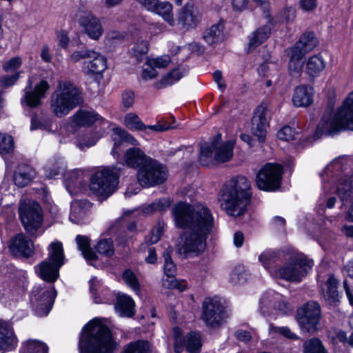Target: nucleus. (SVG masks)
Returning a JSON list of instances; mask_svg holds the SVG:
<instances>
[{
	"label": "nucleus",
	"mask_w": 353,
	"mask_h": 353,
	"mask_svg": "<svg viewBox=\"0 0 353 353\" xmlns=\"http://www.w3.org/2000/svg\"><path fill=\"white\" fill-rule=\"evenodd\" d=\"M17 343V338L9 325L0 320V351L12 349Z\"/></svg>",
	"instance_id": "obj_24"
},
{
	"label": "nucleus",
	"mask_w": 353,
	"mask_h": 353,
	"mask_svg": "<svg viewBox=\"0 0 353 353\" xmlns=\"http://www.w3.org/2000/svg\"><path fill=\"white\" fill-rule=\"evenodd\" d=\"M227 318L225 307L217 298H207L202 304L201 319L210 327H218Z\"/></svg>",
	"instance_id": "obj_13"
},
{
	"label": "nucleus",
	"mask_w": 353,
	"mask_h": 353,
	"mask_svg": "<svg viewBox=\"0 0 353 353\" xmlns=\"http://www.w3.org/2000/svg\"><path fill=\"white\" fill-rule=\"evenodd\" d=\"M34 77H29L28 85L24 89V95L21 102L30 108H36L41 105V99L46 97V93L50 88L48 83L45 80H41L33 86Z\"/></svg>",
	"instance_id": "obj_15"
},
{
	"label": "nucleus",
	"mask_w": 353,
	"mask_h": 353,
	"mask_svg": "<svg viewBox=\"0 0 353 353\" xmlns=\"http://www.w3.org/2000/svg\"><path fill=\"white\" fill-rule=\"evenodd\" d=\"M295 10L292 7H286L283 8L278 14V17L281 21H290L294 19Z\"/></svg>",
	"instance_id": "obj_59"
},
{
	"label": "nucleus",
	"mask_w": 353,
	"mask_h": 353,
	"mask_svg": "<svg viewBox=\"0 0 353 353\" xmlns=\"http://www.w3.org/2000/svg\"><path fill=\"white\" fill-rule=\"evenodd\" d=\"M270 111L265 104L259 105L252 119L251 131L259 142H263L266 137V128L269 124Z\"/></svg>",
	"instance_id": "obj_16"
},
{
	"label": "nucleus",
	"mask_w": 353,
	"mask_h": 353,
	"mask_svg": "<svg viewBox=\"0 0 353 353\" xmlns=\"http://www.w3.org/2000/svg\"><path fill=\"white\" fill-rule=\"evenodd\" d=\"M172 10L173 7L170 3L158 1L151 11L161 16L170 26L173 27L176 26V20L174 19Z\"/></svg>",
	"instance_id": "obj_32"
},
{
	"label": "nucleus",
	"mask_w": 353,
	"mask_h": 353,
	"mask_svg": "<svg viewBox=\"0 0 353 353\" xmlns=\"http://www.w3.org/2000/svg\"><path fill=\"white\" fill-rule=\"evenodd\" d=\"M297 43V48H301L305 52L312 50L317 45V39L313 32H306L302 34Z\"/></svg>",
	"instance_id": "obj_41"
},
{
	"label": "nucleus",
	"mask_w": 353,
	"mask_h": 353,
	"mask_svg": "<svg viewBox=\"0 0 353 353\" xmlns=\"http://www.w3.org/2000/svg\"><path fill=\"white\" fill-rule=\"evenodd\" d=\"M337 281L333 275L330 274L321 286L323 299L327 304L335 305L339 302L340 296L337 290Z\"/></svg>",
	"instance_id": "obj_22"
},
{
	"label": "nucleus",
	"mask_w": 353,
	"mask_h": 353,
	"mask_svg": "<svg viewBox=\"0 0 353 353\" xmlns=\"http://www.w3.org/2000/svg\"><path fill=\"white\" fill-rule=\"evenodd\" d=\"M163 258L165 275H174L176 271V265L172 260L170 254L168 251L164 252Z\"/></svg>",
	"instance_id": "obj_53"
},
{
	"label": "nucleus",
	"mask_w": 353,
	"mask_h": 353,
	"mask_svg": "<svg viewBox=\"0 0 353 353\" xmlns=\"http://www.w3.org/2000/svg\"><path fill=\"white\" fill-rule=\"evenodd\" d=\"M150 157L137 148H132L126 150L124 161L126 165L132 168H140Z\"/></svg>",
	"instance_id": "obj_26"
},
{
	"label": "nucleus",
	"mask_w": 353,
	"mask_h": 353,
	"mask_svg": "<svg viewBox=\"0 0 353 353\" xmlns=\"http://www.w3.org/2000/svg\"><path fill=\"white\" fill-rule=\"evenodd\" d=\"M19 213L26 231L31 235L34 234L42 223L41 209L39 204L32 200H21Z\"/></svg>",
	"instance_id": "obj_12"
},
{
	"label": "nucleus",
	"mask_w": 353,
	"mask_h": 353,
	"mask_svg": "<svg viewBox=\"0 0 353 353\" xmlns=\"http://www.w3.org/2000/svg\"><path fill=\"white\" fill-rule=\"evenodd\" d=\"M187 72L188 70L185 67H177L163 76L161 80L154 83V86L157 89H163L170 86L179 81Z\"/></svg>",
	"instance_id": "obj_28"
},
{
	"label": "nucleus",
	"mask_w": 353,
	"mask_h": 353,
	"mask_svg": "<svg viewBox=\"0 0 353 353\" xmlns=\"http://www.w3.org/2000/svg\"><path fill=\"white\" fill-rule=\"evenodd\" d=\"M41 290L36 288L32 294L31 301L34 305L37 312L39 316L47 315L52 308L56 292L54 288L43 290L41 294Z\"/></svg>",
	"instance_id": "obj_19"
},
{
	"label": "nucleus",
	"mask_w": 353,
	"mask_h": 353,
	"mask_svg": "<svg viewBox=\"0 0 353 353\" xmlns=\"http://www.w3.org/2000/svg\"><path fill=\"white\" fill-rule=\"evenodd\" d=\"M288 54L290 56L291 59L301 61L303 56L307 53L305 52L303 49L301 48H297V43H295L294 47L288 50Z\"/></svg>",
	"instance_id": "obj_63"
},
{
	"label": "nucleus",
	"mask_w": 353,
	"mask_h": 353,
	"mask_svg": "<svg viewBox=\"0 0 353 353\" xmlns=\"http://www.w3.org/2000/svg\"><path fill=\"white\" fill-rule=\"evenodd\" d=\"M250 183L243 176L232 179L221 199V208L228 214L240 216L245 213L250 201Z\"/></svg>",
	"instance_id": "obj_3"
},
{
	"label": "nucleus",
	"mask_w": 353,
	"mask_h": 353,
	"mask_svg": "<svg viewBox=\"0 0 353 353\" xmlns=\"http://www.w3.org/2000/svg\"><path fill=\"white\" fill-rule=\"evenodd\" d=\"M148 50V43L145 40L138 41L132 48L134 55L139 59L143 54H145Z\"/></svg>",
	"instance_id": "obj_55"
},
{
	"label": "nucleus",
	"mask_w": 353,
	"mask_h": 353,
	"mask_svg": "<svg viewBox=\"0 0 353 353\" xmlns=\"http://www.w3.org/2000/svg\"><path fill=\"white\" fill-rule=\"evenodd\" d=\"M32 246V243L23 234H18L12 239L9 248L14 254L29 256L33 252Z\"/></svg>",
	"instance_id": "obj_25"
},
{
	"label": "nucleus",
	"mask_w": 353,
	"mask_h": 353,
	"mask_svg": "<svg viewBox=\"0 0 353 353\" xmlns=\"http://www.w3.org/2000/svg\"><path fill=\"white\" fill-rule=\"evenodd\" d=\"M284 264L278 270H270V274L287 281L299 283L313 265V261L304 254L289 250L285 254Z\"/></svg>",
	"instance_id": "obj_5"
},
{
	"label": "nucleus",
	"mask_w": 353,
	"mask_h": 353,
	"mask_svg": "<svg viewBox=\"0 0 353 353\" xmlns=\"http://www.w3.org/2000/svg\"><path fill=\"white\" fill-rule=\"evenodd\" d=\"M170 205V201L168 199H160L151 203L148 208V212L156 210H165Z\"/></svg>",
	"instance_id": "obj_56"
},
{
	"label": "nucleus",
	"mask_w": 353,
	"mask_h": 353,
	"mask_svg": "<svg viewBox=\"0 0 353 353\" xmlns=\"http://www.w3.org/2000/svg\"><path fill=\"white\" fill-rule=\"evenodd\" d=\"M97 139L91 135L82 136L79 138L77 146L79 149L83 150L85 148H90L96 144Z\"/></svg>",
	"instance_id": "obj_58"
},
{
	"label": "nucleus",
	"mask_w": 353,
	"mask_h": 353,
	"mask_svg": "<svg viewBox=\"0 0 353 353\" xmlns=\"http://www.w3.org/2000/svg\"><path fill=\"white\" fill-rule=\"evenodd\" d=\"M326 65L325 60L321 54H316L309 58L306 63V72L311 77L318 76Z\"/></svg>",
	"instance_id": "obj_33"
},
{
	"label": "nucleus",
	"mask_w": 353,
	"mask_h": 353,
	"mask_svg": "<svg viewBox=\"0 0 353 353\" xmlns=\"http://www.w3.org/2000/svg\"><path fill=\"white\" fill-rule=\"evenodd\" d=\"M112 138L115 145L120 144L123 141L128 142L132 145L137 144V141L131 134L120 128H114L113 129Z\"/></svg>",
	"instance_id": "obj_40"
},
{
	"label": "nucleus",
	"mask_w": 353,
	"mask_h": 353,
	"mask_svg": "<svg viewBox=\"0 0 353 353\" xmlns=\"http://www.w3.org/2000/svg\"><path fill=\"white\" fill-rule=\"evenodd\" d=\"M248 273L242 265L236 266L230 275V281L234 285H243L248 280Z\"/></svg>",
	"instance_id": "obj_44"
},
{
	"label": "nucleus",
	"mask_w": 353,
	"mask_h": 353,
	"mask_svg": "<svg viewBox=\"0 0 353 353\" xmlns=\"http://www.w3.org/2000/svg\"><path fill=\"white\" fill-rule=\"evenodd\" d=\"M124 39V36L119 32L112 31L108 33L106 40L110 46H114L121 43Z\"/></svg>",
	"instance_id": "obj_62"
},
{
	"label": "nucleus",
	"mask_w": 353,
	"mask_h": 353,
	"mask_svg": "<svg viewBox=\"0 0 353 353\" xmlns=\"http://www.w3.org/2000/svg\"><path fill=\"white\" fill-rule=\"evenodd\" d=\"M48 347L42 341L28 340L23 343L21 353H48Z\"/></svg>",
	"instance_id": "obj_38"
},
{
	"label": "nucleus",
	"mask_w": 353,
	"mask_h": 353,
	"mask_svg": "<svg viewBox=\"0 0 353 353\" xmlns=\"http://www.w3.org/2000/svg\"><path fill=\"white\" fill-rule=\"evenodd\" d=\"M287 253L288 252L284 251L268 250L259 255V260L263 264V267L270 273V270L279 269L274 267L272 265L279 261L285 259Z\"/></svg>",
	"instance_id": "obj_27"
},
{
	"label": "nucleus",
	"mask_w": 353,
	"mask_h": 353,
	"mask_svg": "<svg viewBox=\"0 0 353 353\" xmlns=\"http://www.w3.org/2000/svg\"><path fill=\"white\" fill-rule=\"evenodd\" d=\"M83 102L82 92L70 81H60L51 96L50 108L54 115L63 117Z\"/></svg>",
	"instance_id": "obj_4"
},
{
	"label": "nucleus",
	"mask_w": 353,
	"mask_h": 353,
	"mask_svg": "<svg viewBox=\"0 0 353 353\" xmlns=\"http://www.w3.org/2000/svg\"><path fill=\"white\" fill-rule=\"evenodd\" d=\"M90 59L92 60L83 62L82 66L83 72L89 77L101 74L107 68L106 58L94 51V55Z\"/></svg>",
	"instance_id": "obj_21"
},
{
	"label": "nucleus",
	"mask_w": 353,
	"mask_h": 353,
	"mask_svg": "<svg viewBox=\"0 0 353 353\" xmlns=\"http://www.w3.org/2000/svg\"><path fill=\"white\" fill-rule=\"evenodd\" d=\"M270 31L271 29L269 26H264L254 32L250 39L249 50H253L264 42L270 37Z\"/></svg>",
	"instance_id": "obj_35"
},
{
	"label": "nucleus",
	"mask_w": 353,
	"mask_h": 353,
	"mask_svg": "<svg viewBox=\"0 0 353 353\" xmlns=\"http://www.w3.org/2000/svg\"><path fill=\"white\" fill-rule=\"evenodd\" d=\"M124 123L125 126L132 130L143 131L146 130V125L134 113L127 114L124 118Z\"/></svg>",
	"instance_id": "obj_43"
},
{
	"label": "nucleus",
	"mask_w": 353,
	"mask_h": 353,
	"mask_svg": "<svg viewBox=\"0 0 353 353\" xmlns=\"http://www.w3.org/2000/svg\"><path fill=\"white\" fill-rule=\"evenodd\" d=\"M85 211L83 209L79 202H74L71 206L70 219L72 221L79 223L85 216Z\"/></svg>",
	"instance_id": "obj_49"
},
{
	"label": "nucleus",
	"mask_w": 353,
	"mask_h": 353,
	"mask_svg": "<svg viewBox=\"0 0 353 353\" xmlns=\"http://www.w3.org/2000/svg\"><path fill=\"white\" fill-rule=\"evenodd\" d=\"M21 72H17L12 75L3 76L0 79V85L2 87H10L13 85L20 77Z\"/></svg>",
	"instance_id": "obj_60"
},
{
	"label": "nucleus",
	"mask_w": 353,
	"mask_h": 353,
	"mask_svg": "<svg viewBox=\"0 0 353 353\" xmlns=\"http://www.w3.org/2000/svg\"><path fill=\"white\" fill-rule=\"evenodd\" d=\"M150 345L145 341H137L129 343L122 353H150Z\"/></svg>",
	"instance_id": "obj_45"
},
{
	"label": "nucleus",
	"mask_w": 353,
	"mask_h": 353,
	"mask_svg": "<svg viewBox=\"0 0 353 353\" xmlns=\"http://www.w3.org/2000/svg\"><path fill=\"white\" fill-rule=\"evenodd\" d=\"M223 24L222 22L213 24L205 31L203 39L209 45L221 42L224 39Z\"/></svg>",
	"instance_id": "obj_30"
},
{
	"label": "nucleus",
	"mask_w": 353,
	"mask_h": 353,
	"mask_svg": "<svg viewBox=\"0 0 353 353\" xmlns=\"http://www.w3.org/2000/svg\"><path fill=\"white\" fill-rule=\"evenodd\" d=\"M34 176V171L28 167L19 168L14 175L16 185L23 188L27 185Z\"/></svg>",
	"instance_id": "obj_37"
},
{
	"label": "nucleus",
	"mask_w": 353,
	"mask_h": 353,
	"mask_svg": "<svg viewBox=\"0 0 353 353\" xmlns=\"http://www.w3.org/2000/svg\"><path fill=\"white\" fill-rule=\"evenodd\" d=\"M64 260L62 243L53 242L49 247L48 260H46L35 267L39 276L46 281L54 282L59 276V268Z\"/></svg>",
	"instance_id": "obj_9"
},
{
	"label": "nucleus",
	"mask_w": 353,
	"mask_h": 353,
	"mask_svg": "<svg viewBox=\"0 0 353 353\" xmlns=\"http://www.w3.org/2000/svg\"><path fill=\"white\" fill-rule=\"evenodd\" d=\"M167 177L166 168L151 157L138 169L137 173V181L143 188L160 185L167 179Z\"/></svg>",
	"instance_id": "obj_10"
},
{
	"label": "nucleus",
	"mask_w": 353,
	"mask_h": 353,
	"mask_svg": "<svg viewBox=\"0 0 353 353\" xmlns=\"http://www.w3.org/2000/svg\"><path fill=\"white\" fill-rule=\"evenodd\" d=\"M336 193L343 205L350 206V210L345 214V219L348 221L353 222V175L345 176L339 179Z\"/></svg>",
	"instance_id": "obj_18"
},
{
	"label": "nucleus",
	"mask_w": 353,
	"mask_h": 353,
	"mask_svg": "<svg viewBox=\"0 0 353 353\" xmlns=\"http://www.w3.org/2000/svg\"><path fill=\"white\" fill-rule=\"evenodd\" d=\"M234 142L221 141V135H217L210 143L201 145L199 161L205 165L208 160L214 159L217 163H225L233 157Z\"/></svg>",
	"instance_id": "obj_8"
},
{
	"label": "nucleus",
	"mask_w": 353,
	"mask_h": 353,
	"mask_svg": "<svg viewBox=\"0 0 353 353\" xmlns=\"http://www.w3.org/2000/svg\"><path fill=\"white\" fill-rule=\"evenodd\" d=\"M185 345L190 353H199L202 345L201 335L197 332H190L186 336Z\"/></svg>",
	"instance_id": "obj_42"
},
{
	"label": "nucleus",
	"mask_w": 353,
	"mask_h": 353,
	"mask_svg": "<svg viewBox=\"0 0 353 353\" xmlns=\"http://www.w3.org/2000/svg\"><path fill=\"white\" fill-rule=\"evenodd\" d=\"M281 299V295L275 292L265 293L261 299L260 310L263 314H270L276 308V301Z\"/></svg>",
	"instance_id": "obj_34"
},
{
	"label": "nucleus",
	"mask_w": 353,
	"mask_h": 353,
	"mask_svg": "<svg viewBox=\"0 0 353 353\" xmlns=\"http://www.w3.org/2000/svg\"><path fill=\"white\" fill-rule=\"evenodd\" d=\"M176 226L189 230L181 237L177 251L184 258L197 256L205 248L208 235L214 228L211 210L205 205H192L186 202H178L172 209Z\"/></svg>",
	"instance_id": "obj_1"
},
{
	"label": "nucleus",
	"mask_w": 353,
	"mask_h": 353,
	"mask_svg": "<svg viewBox=\"0 0 353 353\" xmlns=\"http://www.w3.org/2000/svg\"><path fill=\"white\" fill-rule=\"evenodd\" d=\"M117 348L110 330L99 319H95L84 327L79 340L81 353H113Z\"/></svg>",
	"instance_id": "obj_2"
},
{
	"label": "nucleus",
	"mask_w": 353,
	"mask_h": 353,
	"mask_svg": "<svg viewBox=\"0 0 353 353\" xmlns=\"http://www.w3.org/2000/svg\"><path fill=\"white\" fill-rule=\"evenodd\" d=\"M79 21L91 39L97 40L102 35L103 28L99 19L90 11H80Z\"/></svg>",
	"instance_id": "obj_20"
},
{
	"label": "nucleus",
	"mask_w": 353,
	"mask_h": 353,
	"mask_svg": "<svg viewBox=\"0 0 353 353\" xmlns=\"http://www.w3.org/2000/svg\"><path fill=\"white\" fill-rule=\"evenodd\" d=\"M201 19V14L199 9L193 3H187L179 10L176 26L189 30L196 28Z\"/></svg>",
	"instance_id": "obj_17"
},
{
	"label": "nucleus",
	"mask_w": 353,
	"mask_h": 353,
	"mask_svg": "<svg viewBox=\"0 0 353 353\" xmlns=\"http://www.w3.org/2000/svg\"><path fill=\"white\" fill-rule=\"evenodd\" d=\"M163 285L166 288L177 289L180 292L183 291L186 288V283L179 282L177 281L174 275H165V277L162 280Z\"/></svg>",
	"instance_id": "obj_48"
},
{
	"label": "nucleus",
	"mask_w": 353,
	"mask_h": 353,
	"mask_svg": "<svg viewBox=\"0 0 353 353\" xmlns=\"http://www.w3.org/2000/svg\"><path fill=\"white\" fill-rule=\"evenodd\" d=\"M295 132L288 125L284 126L277 133V137L283 141H289L294 139Z\"/></svg>",
	"instance_id": "obj_57"
},
{
	"label": "nucleus",
	"mask_w": 353,
	"mask_h": 353,
	"mask_svg": "<svg viewBox=\"0 0 353 353\" xmlns=\"http://www.w3.org/2000/svg\"><path fill=\"white\" fill-rule=\"evenodd\" d=\"M170 57L168 55H165L157 58L148 59L146 63L148 66H152L154 69H161L166 68L170 64Z\"/></svg>",
	"instance_id": "obj_51"
},
{
	"label": "nucleus",
	"mask_w": 353,
	"mask_h": 353,
	"mask_svg": "<svg viewBox=\"0 0 353 353\" xmlns=\"http://www.w3.org/2000/svg\"><path fill=\"white\" fill-rule=\"evenodd\" d=\"M96 249L99 254L107 256H112L114 252L113 242L110 239L99 241Z\"/></svg>",
	"instance_id": "obj_46"
},
{
	"label": "nucleus",
	"mask_w": 353,
	"mask_h": 353,
	"mask_svg": "<svg viewBox=\"0 0 353 353\" xmlns=\"http://www.w3.org/2000/svg\"><path fill=\"white\" fill-rule=\"evenodd\" d=\"M94 55V50L87 48H82L79 50H75L70 55L68 59L70 62L75 63L81 60L91 58Z\"/></svg>",
	"instance_id": "obj_50"
},
{
	"label": "nucleus",
	"mask_w": 353,
	"mask_h": 353,
	"mask_svg": "<svg viewBox=\"0 0 353 353\" xmlns=\"http://www.w3.org/2000/svg\"><path fill=\"white\" fill-rule=\"evenodd\" d=\"M303 67L302 61L291 59L289 61V70L292 75L296 76L301 72Z\"/></svg>",
	"instance_id": "obj_64"
},
{
	"label": "nucleus",
	"mask_w": 353,
	"mask_h": 353,
	"mask_svg": "<svg viewBox=\"0 0 353 353\" xmlns=\"http://www.w3.org/2000/svg\"><path fill=\"white\" fill-rule=\"evenodd\" d=\"M76 241L79 250L81 252L83 257L88 261H93L97 259L96 254L90 248V239L85 236L77 235Z\"/></svg>",
	"instance_id": "obj_36"
},
{
	"label": "nucleus",
	"mask_w": 353,
	"mask_h": 353,
	"mask_svg": "<svg viewBox=\"0 0 353 353\" xmlns=\"http://www.w3.org/2000/svg\"><path fill=\"white\" fill-rule=\"evenodd\" d=\"M314 90L310 86H297L292 97L293 104L296 107H307L313 102Z\"/></svg>",
	"instance_id": "obj_23"
},
{
	"label": "nucleus",
	"mask_w": 353,
	"mask_h": 353,
	"mask_svg": "<svg viewBox=\"0 0 353 353\" xmlns=\"http://www.w3.org/2000/svg\"><path fill=\"white\" fill-rule=\"evenodd\" d=\"M122 168L117 166L105 167L96 172L91 177L90 188L93 194L107 199L116 190Z\"/></svg>",
	"instance_id": "obj_7"
},
{
	"label": "nucleus",
	"mask_w": 353,
	"mask_h": 353,
	"mask_svg": "<svg viewBox=\"0 0 353 353\" xmlns=\"http://www.w3.org/2000/svg\"><path fill=\"white\" fill-rule=\"evenodd\" d=\"M115 310L121 316L132 317L134 314V302L126 294H119Z\"/></svg>",
	"instance_id": "obj_29"
},
{
	"label": "nucleus",
	"mask_w": 353,
	"mask_h": 353,
	"mask_svg": "<svg viewBox=\"0 0 353 353\" xmlns=\"http://www.w3.org/2000/svg\"><path fill=\"white\" fill-rule=\"evenodd\" d=\"M14 141L10 135L0 133V154H7L13 151Z\"/></svg>",
	"instance_id": "obj_47"
},
{
	"label": "nucleus",
	"mask_w": 353,
	"mask_h": 353,
	"mask_svg": "<svg viewBox=\"0 0 353 353\" xmlns=\"http://www.w3.org/2000/svg\"><path fill=\"white\" fill-rule=\"evenodd\" d=\"M297 316V321L302 332L314 334L319 331L321 310L316 301H311L305 303L298 310Z\"/></svg>",
	"instance_id": "obj_11"
},
{
	"label": "nucleus",
	"mask_w": 353,
	"mask_h": 353,
	"mask_svg": "<svg viewBox=\"0 0 353 353\" xmlns=\"http://www.w3.org/2000/svg\"><path fill=\"white\" fill-rule=\"evenodd\" d=\"M345 130H353V92L331 119H322L317 126L316 134L331 135Z\"/></svg>",
	"instance_id": "obj_6"
},
{
	"label": "nucleus",
	"mask_w": 353,
	"mask_h": 353,
	"mask_svg": "<svg viewBox=\"0 0 353 353\" xmlns=\"http://www.w3.org/2000/svg\"><path fill=\"white\" fill-rule=\"evenodd\" d=\"M134 102V94L130 90H125L122 94V105L127 110L132 106Z\"/></svg>",
	"instance_id": "obj_61"
},
{
	"label": "nucleus",
	"mask_w": 353,
	"mask_h": 353,
	"mask_svg": "<svg viewBox=\"0 0 353 353\" xmlns=\"http://www.w3.org/2000/svg\"><path fill=\"white\" fill-rule=\"evenodd\" d=\"M282 168L278 164L267 163L259 171L256 177L257 187L265 191L276 190L280 185Z\"/></svg>",
	"instance_id": "obj_14"
},
{
	"label": "nucleus",
	"mask_w": 353,
	"mask_h": 353,
	"mask_svg": "<svg viewBox=\"0 0 353 353\" xmlns=\"http://www.w3.org/2000/svg\"><path fill=\"white\" fill-rule=\"evenodd\" d=\"M123 279L125 283L134 291L139 290V285L135 274L130 270H126L123 273Z\"/></svg>",
	"instance_id": "obj_52"
},
{
	"label": "nucleus",
	"mask_w": 353,
	"mask_h": 353,
	"mask_svg": "<svg viewBox=\"0 0 353 353\" xmlns=\"http://www.w3.org/2000/svg\"><path fill=\"white\" fill-rule=\"evenodd\" d=\"M21 58L15 57L6 61L3 65V69L6 72H14L19 69L21 66Z\"/></svg>",
	"instance_id": "obj_54"
},
{
	"label": "nucleus",
	"mask_w": 353,
	"mask_h": 353,
	"mask_svg": "<svg viewBox=\"0 0 353 353\" xmlns=\"http://www.w3.org/2000/svg\"><path fill=\"white\" fill-rule=\"evenodd\" d=\"M99 119V115L92 111L79 110L72 116L73 123L79 127L89 126Z\"/></svg>",
	"instance_id": "obj_31"
},
{
	"label": "nucleus",
	"mask_w": 353,
	"mask_h": 353,
	"mask_svg": "<svg viewBox=\"0 0 353 353\" xmlns=\"http://www.w3.org/2000/svg\"><path fill=\"white\" fill-rule=\"evenodd\" d=\"M303 353H327L321 341L317 338L306 340L303 345Z\"/></svg>",
	"instance_id": "obj_39"
}]
</instances>
